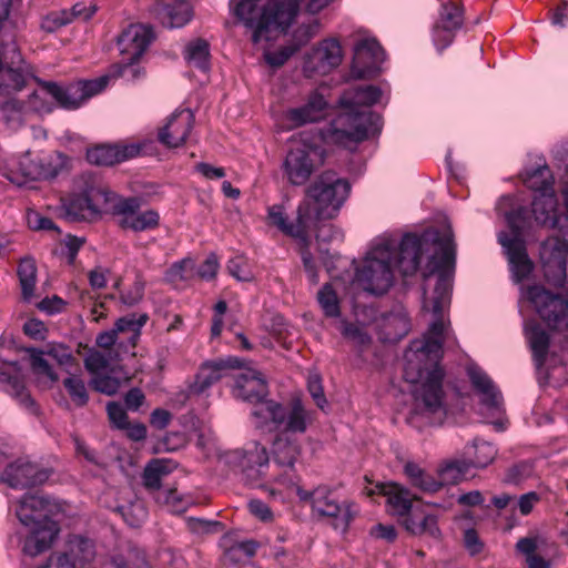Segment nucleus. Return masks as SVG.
Listing matches in <instances>:
<instances>
[{
  "instance_id": "obj_10",
  "label": "nucleus",
  "mask_w": 568,
  "mask_h": 568,
  "mask_svg": "<svg viewBox=\"0 0 568 568\" xmlns=\"http://www.w3.org/2000/svg\"><path fill=\"white\" fill-rule=\"evenodd\" d=\"M523 209L508 213L507 222L510 227V232H501L498 235V241L507 255L510 271L515 282L517 283L526 278L534 268V264L527 254L526 243L523 237Z\"/></svg>"
},
{
  "instance_id": "obj_5",
  "label": "nucleus",
  "mask_w": 568,
  "mask_h": 568,
  "mask_svg": "<svg viewBox=\"0 0 568 568\" xmlns=\"http://www.w3.org/2000/svg\"><path fill=\"white\" fill-rule=\"evenodd\" d=\"M80 193L62 202L63 216L70 222L91 220L102 212H110L114 194L95 176L85 174L78 181Z\"/></svg>"
},
{
  "instance_id": "obj_25",
  "label": "nucleus",
  "mask_w": 568,
  "mask_h": 568,
  "mask_svg": "<svg viewBox=\"0 0 568 568\" xmlns=\"http://www.w3.org/2000/svg\"><path fill=\"white\" fill-rule=\"evenodd\" d=\"M240 366V361L234 357L226 359L205 362L199 368L194 382L190 385V393L200 395L217 383L231 368Z\"/></svg>"
},
{
  "instance_id": "obj_32",
  "label": "nucleus",
  "mask_w": 568,
  "mask_h": 568,
  "mask_svg": "<svg viewBox=\"0 0 568 568\" xmlns=\"http://www.w3.org/2000/svg\"><path fill=\"white\" fill-rule=\"evenodd\" d=\"M326 108V100L321 93L315 91L308 95L305 104L287 110L286 119L295 126L317 122L325 116Z\"/></svg>"
},
{
  "instance_id": "obj_14",
  "label": "nucleus",
  "mask_w": 568,
  "mask_h": 568,
  "mask_svg": "<svg viewBox=\"0 0 568 568\" xmlns=\"http://www.w3.org/2000/svg\"><path fill=\"white\" fill-rule=\"evenodd\" d=\"M109 79L110 75H103L93 80L70 83L65 87L59 85L55 82H42L41 87L61 108L74 110L90 98L102 92L108 85Z\"/></svg>"
},
{
  "instance_id": "obj_40",
  "label": "nucleus",
  "mask_w": 568,
  "mask_h": 568,
  "mask_svg": "<svg viewBox=\"0 0 568 568\" xmlns=\"http://www.w3.org/2000/svg\"><path fill=\"white\" fill-rule=\"evenodd\" d=\"M288 433L280 434L273 443V456L277 465L292 468L301 454V447L296 440L287 437Z\"/></svg>"
},
{
  "instance_id": "obj_29",
  "label": "nucleus",
  "mask_w": 568,
  "mask_h": 568,
  "mask_svg": "<svg viewBox=\"0 0 568 568\" xmlns=\"http://www.w3.org/2000/svg\"><path fill=\"white\" fill-rule=\"evenodd\" d=\"M463 24L462 9L453 3H444L442 6L439 18L434 27V38L436 43L443 39L444 43L439 45L442 51L453 41V32L459 29Z\"/></svg>"
},
{
  "instance_id": "obj_59",
  "label": "nucleus",
  "mask_w": 568,
  "mask_h": 568,
  "mask_svg": "<svg viewBox=\"0 0 568 568\" xmlns=\"http://www.w3.org/2000/svg\"><path fill=\"white\" fill-rule=\"evenodd\" d=\"M106 412L110 422L119 429H124L129 426L128 415L124 407L115 402L106 405Z\"/></svg>"
},
{
  "instance_id": "obj_62",
  "label": "nucleus",
  "mask_w": 568,
  "mask_h": 568,
  "mask_svg": "<svg viewBox=\"0 0 568 568\" xmlns=\"http://www.w3.org/2000/svg\"><path fill=\"white\" fill-rule=\"evenodd\" d=\"M28 223L32 230L36 231H55L60 232L57 224L49 217L42 216L37 212L29 213Z\"/></svg>"
},
{
  "instance_id": "obj_28",
  "label": "nucleus",
  "mask_w": 568,
  "mask_h": 568,
  "mask_svg": "<svg viewBox=\"0 0 568 568\" xmlns=\"http://www.w3.org/2000/svg\"><path fill=\"white\" fill-rule=\"evenodd\" d=\"M540 258L546 281L556 287H564L567 274L562 252L552 247L551 242H546L542 245Z\"/></svg>"
},
{
  "instance_id": "obj_26",
  "label": "nucleus",
  "mask_w": 568,
  "mask_h": 568,
  "mask_svg": "<svg viewBox=\"0 0 568 568\" xmlns=\"http://www.w3.org/2000/svg\"><path fill=\"white\" fill-rule=\"evenodd\" d=\"M376 489L386 497L388 513L398 517L400 525L403 524V519L409 517L416 508L413 506L414 497L410 491L398 484H378L376 485Z\"/></svg>"
},
{
  "instance_id": "obj_4",
  "label": "nucleus",
  "mask_w": 568,
  "mask_h": 568,
  "mask_svg": "<svg viewBox=\"0 0 568 568\" xmlns=\"http://www.w3.org/2000/svg\"><path fill=\"white\" fill-rule=\"evenodd\" d=\"M453 240L450 234L440 236L436 230L425 231L420 236L406 234L399 244L394 241H385L381 244H389L393 252V268L398 270L402 276L414 275L420 265L422 256L429 253L439 256L442 244Z\"/></svg>"
},
{
  "instance_id": "obj_17",
  "label": "nucleus",
  "mask_w": 568,
  "mask_h": 568,
  "mask_svg": "<svg viewBox=\"0 0 568 568\" xmlns=\"http://www.w3.org/2000/svg\"><path fill=\"white\" fill-rule=\"evenodd\" d=\"M58 174L59 169L51 160L27 151L18 158L16 168L11 170L9 179L11 182L22 185L29 181L51 180Z\"/></svg>"
},
{
  "instance_id": "obj_47",
  "label": "nucleus",
  "mask_w": 568,
  "mask_h": 568,
  "mask_svg": "<svg viewBox=\"0 0 568 568\" xmlns=\"http://www.w3.org/2000/svg\"><path fill=\"white\" fill-rule=\"evenodd\" d=\"M168 473V465L164 460H152L148 464L143 473L144 486L150 490L160 489L162 477Z\"/></svg>"
},
{
  "instance_id": "obj_31",
  "label": "nucleus",
  "mask_w": 568,
  "mask_h": 568,
  "mask_svg": "<svg viewBox=\"0 0 568 568\" xmlns=\"http://www.w3.org/2000/svg\"><path fill=\"white\" fill-rule=\"evenodd\" d=\"M233 392L235 397L252 404L263 399L268 393L262 374L254 369H248L236 376Z\"/></svg>"
},
{
  "instance_id": "obj_48",
  "label": "nucleus",
  "mask_w": 568,
  "mask_h": 568,
  "mask_svg": "<svg viewBox=\"0 0 568 568\" xmlns=\"http://www.w3.org/2000/svg\"><path fill=\"white\" fill-rule=\"evenodd\" d=\"M118 146L101 145L87 152V160L95 165H113L119 163Z\"/></svg>"
},
{
  "instance_id": "obj_18",
  "label": "nucleus",
  "mask_w": 568,
  "mask_h": 568,
  "mask_svg": "<svg viewBox=\"0 0 568 568\" xmlns=\"http://www.w3.org/2000/svg\"><path fill=\"white\" fill-rule=\"evenodd\" d=\"M30 355V365L32 372L45 384L52 385L59 377L52 369L44 355L50 356L58 362L59 365H69L74 362V357L70 349L62 344H51L45 351L38 348H28Z\"/></svg>"
},
{
  "instance_id": "obj_12",
  "label": "nucleus",
  "mask_w": 568,
  "mask_h": 568,
  "mask_svg": "<svg viewBox=\"0 0 568 568\" xmlns=\"http://www.w3.org/2000/svg\"><path fill=\"white\" fill-rule=\"evenodd\" d=\"M222 460L250 486H257L268 466L266 448L257 442H250L241 449L226 452Z\"/></svg>"
},
{
  "instance_id": "obj_16",
  "label": "nucleus",
  "mask_w": 568,
  "mask_h": 568,
  "mask_svg": "<svg viewBox=\"0 0 568 568\" xmlns=\"http://www.w3.org/2000/svg\"><path fill=\"white\" fill-rule=\"evenodd\" d=\"M30 71L14 40L0 43V89L10 94L22 90Z\"/></svg>"
},
{
  "instance_id": "obj_27",
  "label": "nucleus",
  "mask_w": 568,
  "mask_h": 568,
  "mask_svg": "<svg viewBox=\"0 0 568 568\" xmlns=\"http://www.w3.org/2000/svg\"><path fill=\"white\" fill-rule=\"evenodd\" d=\"M402 526L413 536L429 537L434 540L442 538L438 517L423 507L415 508L409 517L403 519Z\"/></svg>"
},
{
  "instance_id": "obj_53",
  "label": "nucleus",
  "mask_w": 568,
  "mask_h": 568,
  "mask_svg": "<svg viewBox=\"0 0 568 568\" xmlns=\"http://www.w3.org/2000/svg\"><path fill=\"white\" fill-rule=\"evenodd\" d=\"M72 22V14L68 10L53 11L47 14L41 21V29L52 33Z\"/></svg>"
},
{
  "instance_id": "obj_55",
  "label": "nucleus",
  "mask_w": 568,
  "mask_h": 568,
  "mask_svg": "<svg viewBox=\"0 0 568 568\" xmlns=\"http://www.w3.org/2000/svg\"><path fill=\"white\" fill-rule=\"evenodd\" d=\"M187 528L197 535L216 534L223 530V525L216 520L190 517L186 520Z\"/></svg>"
},
{
  "instance_id": "obj_24",
  "label": "nucleus",
  "mask_w": 568,
  "mask_h": 568,
  "mask_svg": "<svg viewBox=\"0 0 568 568\" xmlns=\"http://www.w3.org/2000/svg\"><path fill=\"white\" fill-rule=\"evenodd\" d=\"M151 13L166 28H181L192 18V8L186 0H156Z\"/></svg>"
},
{
  "instance_id": "obj_51",
  "label": "nucleus",
  "mask_w": 568,
  "mask_h": 568,
  "mask_svg": "<svg viewBox=\"0 0 568 568\" xmlns=\"http://www.w3.org/2000/svg\"><path fill=\"white\" fill-rule=\"evenodd\" d=\"M63 385L77 406L82 407L87 405L89 395L82 378L77 375H71L63 381Z\"/></svg>"
},
{
  "instance_id": "obj_39",
  "label": "nucleus",
  "mask_w": 568,
  "mask_h": 568,
  "mask_svg": "<svg viewBox=\"0 0 568 568\" xmlns=\"http://www.w3.org/2000/svg\"><path fill=\"white\" fill-rule=\"evenodd\" d=\"M314 58L317 61V69L323 73L337 68L343 59L339 42L335 39L324 40L315 50Z\"/></svg>"
},
{
  "instance_id": "obj_1",
  "label": "nucleus",
  "mask_w": 568,
  "mask_h": 568,
  "mask_svg": "<svg viewBox=\"0 0 568 568\" xmlns=\"http://www.w3.org/2000/svg\"><path fill=\"white\" fill-rule=\"evenodd\" d=\"M455 267V244L448 240L442 244L439 256L432 255L425 277L437 274L434 288V321L422 339L410 343L405 352L403 376L410 384L420 383L413 392L415 407L407 416V423L418 429L425 425L440 423L446 415L443 405L444 372L439 366L445 334L444 311L449 306Z\"/></svg>"
},
{
  "instance_id": "obj_63",
  "label": "nucleus",
  "mask_w": 568,
  "mask_h": 568,
  "mask_svg": "<svg viewBox=\"0 0 568 568\" xmlns=\"http://www.w3.org/2000/svg\"><path fill=\"white\" fill-rule=\"evenodd\" d=\"M540 542H541V539L538 536L524 537V538L518 539L515 548L519 554L526 556V560H527L528 558L536 555L535 552Z\"/></svg>"
},
{
  "instance_id": "obj_35",
  "label": "nucleus",
  "mask_w": 568,
  "mask_h": 568,
  "mask_svg": "<svg viewBox=\"0 0 568 568\" xmlns=\"http://www.w3.org/2000/svg\"><path fill=\"white\" fill-rule=\"evenodd\" d=\"M557 204L554 192L538 193L531 204V211L536 222L541 225L556 227L559 223Z\"/></svg>"
},
{
  "instance_id": "obj_43",
  "label": "nucleus",
  "mask_w": 568,
  "mask_h": 568,
  "mask_svg": "<svg viewBox=\"0 0 568 568\" xmlns=\"http://www.w3.org/2000/svg\"><path fill=\"white\" fill-rule=\"evenodd\" d=\"M465 454L474 458H467L471 467L485 468L487 467L497 455V449L491 443L475 439L471 446H467Z\"/></svg>"
},
{
  "instance_id": "obj_57",
  "label": "nucleus",
  "mask_w": 568,
  "mask_h": 568,
  "mask_svg": "<svg viewBox=\"0 0 568 568\" xmlns=\"http://www.w3.org/2000/svg\"><path fill=\"white\" fill-rule=\"evenodd\" d=\"M315 230L316 239L323 242H329L333 240H342L343 233L341 230L335 227L331 223H326L325 221H316L310 229Z\"/></svg>"
},
{
  "instance_id": "obj_58",
  "label": "nucleus",
  "mask_w": 568,
  "mask_h": 568,
  "mask_svg": "<svg viewBox=\"0 0 568 568\" xmlns=\"http://www.w3.org/2000/svg\"><path fill=\"white\" fill-rule=\"evenodd\" d=\"M307 388L316 406L324 410L327 406V400L324 395L321 377L318 375H311L307 381Z\"/></svg>"
},
{
  "instance_id": "obj_15",
  "label": "nucleus",
  "mask_w": 568,
  "mask_h": 568,
  "mask_svg": "<svg viewBox=\"0 0 568 568\" xmlns=\"http://www.w3.org/2000/svg\"><path fill=\"white\" fill-rule=\"evenodd\" d=\"M140 197H122L114 194L110 213L118 217V224L123 230L144 232L159 226L160 215L154 210L141 211Z\"/></svg>"
},
{
  "instance_id": "obj_64",
  "label": "nucleus",
  "mask_w": 568,
  "mask_h": 568,
  "mask_svg": "<svg viewBox=\"0 0 568 568\" xmlns=\"http://www.w3.org/2000/svg\"><path fill=\"white\" fill-rule=\"evenodd\" d=\"M464 545L470 556H476L484 549V544L480 540L478 532L473 528L465 530Z\"/></svg>"
},
{
  "instance_id": "obj_61",
  "label": "nucleus",
  "mask_w": 568,
  "mask_h": 568,
  "mask_svg": "<svg viewBox=\"0 0 568 568\" xmlns=\"http://www.w3.org/2000/svg\"><path fill=\"white\" fill-rule=\"evenodd\" d=\"M144 295V283L136 280L128 291L121 294V301L128 306H134L140 303Z\"/></svg>"
},
{
  "instance_id": "obj_44",
  "label": "nucleus",
  "mask_w": 568,
  "mask_h": 568,
  "mask_svg": "<svg viewBox=\"0 0 568 568\" xmlns=\"http://www.w3.org/2000/svg\"><path fill=\"white\" fill-rule=\"evenodd\" d=\"M471 468L467 458H455L446 460L438 469L439 478L444 484H456L463 479Z\"/></svg>"
},
{
  "instance_id": "obj_8",
  "label": "nucleus",
  "mask_w": 568,
  "mask_h": 568,
  "mask_svg": "<svg viewBox=\"0 0 568 568\" xmlns=\"http://www.w3.org/2000/svg\"><path fill=\"white\" fill-rule=\"evenodd\" d=\"M393 252L389 244H377L356 270V282L364 291L381 295L394 283Z\"/></svg>"
},
{
  "instance_id": "obj_45",
  "label": "nucleus",
  "mask_w": 568,
  "mask_h": 568,
  "mask_svg": "<svg viewBox=\"0 0 568 568\" xmlns=\"http://www.w3.org/2000/svg\"><path fill=\"white\" fill-rule=\"evenodd\" d=\"M312 37L311 28L307 27L304 30V39L300 40L297 43H292L290 45L283 47L277 51H265L264 59L265 62L272 68H281L285 64V62L300 50L302 45H304L310 38Z\"/></svg>"
},
{
  "instance_id": "obj_33",
  "label": "nucleus",
  "mask_w": 568,
  "mask_h": 568,
  "mask_svg": "<svg viewBox=\"0 0 568 568\" xmlns=\"http://www.w3.org/2000/svg\"><path fill=\"white\" fill-rule=\"evenodd\" d=\"M7 365L8 368L0 372V383L4 385L6 392L17 398L21 405L34 410V402L26 389L19 364L11 362Z\"/></svg>"
},
{
  "instance_id": "obj_6",
  "label": "nucleus",
  "mask_w": 568,
  "mask_h": 568,
  "mask_svg": "<svg viewBox=\"0 0 568 568\" xmlns=\"http://www.w3.org/2000/svg\"><path fill=\"white\" fill-rule=\"evenodd\" d=\"M382 129L381 116L371 111H351L339 113L323 131L327 143L348 146L359 143L369 135L377 134Z\"/></svg>"
},
{
  "instance_id": "obj_13",
  "label": "nucleus",
  "mask_w": 568,
  "mask_h": 568,
  "mask_svg": "<svg viewBox=\"0 0 568 568\" xmlns=\"http://www.w3.org/2000/svg\"><path fill=\"white\" fill-rule=\"evenodd\" d=\"M525 296L549 328L559 332L568 331L567 296L554 294L540 285L529 286Z\"/></svg>"
},
{
  "instance_id": "obj_19",
  "label": "nucleus",
  "mask_w": 568,
  "mask_h": 568,
  "mask_svg": "<svg viewBox=\"0 0 568 568\" xmlns=\"http://www.w3.org/2000/svg\"><path fill=\"white\" fill-rule=\"evenodd\" d=\"M318 165L317 151L312 148L292 149L283 163V171L292 185H304Z\"/></svg>"
},
{
  "instance_id": "obj_7",
  "label": "nucleus",
  "mask_w": 568,
  "mask_h": 568,
  "mask_svg": "<svg viewBox=\"0 0 568 568\" xmlns=\"http://www.w3.org/2000/svg\"><path fill=\"white\" fill-rule=\"evenodd\" d=\"M251 414L256 427L263 428L271 423L285 433L303 434L312 423L311 412L300 399H293L290 407L284 408L281 404L264 397L253 403Z\"/></svg>"
},
{
  "instance_id": "obj_46",
  "label": "nucleus",
  "mask_w": 568,
  "mask_h": 568,
  "mask_svg": "<svg viewBox=\"0 0 568 568\" xmlns=\"http://www.w3.org/2000/svg\"><path fill=\"white\" fill-rule=\"evenodd\" d=\"M148 314L143 313L140 315L130 314L123 317H120L114 325V329L118 333L128 332L131 335L129 336V342L132 346L136 345V341L140 336L141 327L148 322Z\"/></svg>"
},
{
  "instance_id": "obj_23",
  "label": "nucleus",
  "mask_w": 568,
  "mask_h": 568,
  "mask_svg": "<svg viewBox=\"0 0 568 568\" xmlns=\"http://www.w3.org/2000/svg\"><path fill=\"white\" fill-rule=\"evenodd\" d=\"M3 476L11 487L28 488L45 483L50 473L38 464L18 460L4 469Z\"/></svg>"
},
{
  "instance_id": "obj_34",
  "label": "nucleus",
  "mask_w": 568,
  "mask_h": 568,
  "mask_svg": "<svg viewBox=\"0 0 568 568\" xmlns=\"http://www.w3.org/2000/svg\"><path fill=\"white\" fill-rule=\"evenodd\" d=\"M467 371L473 386L481 395V403L488 408L498 409L503 403V396L489 376L476 366H469Z\"/></svg>"
},
{
  "instance_id": "obj_11",
  "label": "nucleus",
  "mask_w": 568,
  "mask_h": 568,
  "mask_svg": "<svg viewBox=\"0 0 568 568\" xmlns=\"http://www.w3.org/2000/svg\"><path fill=\"white\" fill-rule=\"evenodd\" d=\"M296 494L302 501L310 503L313 511L318 516L332 518L334 528L342 532L348 529L356 515L353 504L338 503L333 491L326 486H318L312 491L296 487Z\"/></svg>"
},
{
  "instance_id": "obj_2",
  "label": "nucleus",
  "mask_w": 568,
  "mask_h": 568,
  "mask_svg": "<svg viewBox=\"0 0 568 568\" xmlns=\"http://www.w3.org/2000/svg\"><path fill=\"white\" fill-rule=\"evenodd\" d=\"M59 505L42 494H26L18 503L16 514L28 528L22 551L36 557L49 549L59 534V525L51 517Z\"/></svg>"
},
{
  "instance_id": "obj_49",
  "label": "nucleus",
  "mask_w": 568,
  "mask_h": 568,
  "mask_svg": "<svg viewBox=\"0 0 568 568\" xmlns=\"http://www.w3.org/2000/svg\"><path fill=\"white\" fill-rule=\"evenodd\" d=\"M317 301L324 314L328 317H338L339 301L336 292L329 284H325L317 293Z\"/></svg>"
},
{
  "instance_id": "obj_3",
  "label": "nucleus",
  "mask_w": 568,
  "mask_h": 568,
  "mask_svg": "<svg viewBox=\"0 0 568 568\" xmlns=\"http://www.w3.org/2000/svg\"><path fill=\"white\" fill-rule=\"evenodd\" d=\"M349 192L351 184L346 179L339 178L334 171L321 173L305 190L302 202L310 205L312 224L335 217Z\"/></svg>"
},
{
  "instance_id": "obj_30",
  "label": "nucleus",
  "mask_w": 568,
  "mask_h": 568,
  "mask_svg": "<svg viewBox=\"0 0 568 568\" xmlns=\"http://www.w3.org/2000/svg\"><path fill=\"white\" fill-rule=\"evenodd\" d=\"M378 327L384 342H398L410 331V321L406 310L403 306H396L389 313L384 314Z\"/></svg>"
},
{
  "instance_id": "obj_9",
  "label": "nucleus",
  "mask_w": 568,
  "mask_h": 568,
  "mask_svg": "<svg viewBox=\"0 0 568 568\" xmlns=\"http://www.w3.org/2000/svg\"><path fill=\"white\" fill-rule=\"evenodd\" d=\"M154 38L153 30L144 24H131L118 38L122 62L112 67V77L129 80L139 78L141 69L135 64Z\"/></svg>"
},
{
  "instance_id": "obj_50",
  "label": "nucleus",
  "mask_w": 568,
  "mask_h": 568,
  "mask_svg": "<svg viewBox=\"0 0 568 568\" xmlns=\"http://www.w3.org/2000/svg\"><path fill=\"white\" fill-rule=\"evenodd\" d=\"M528 186L539 193L552 192V178L547 165H542L528 174L526 180Z\"/></svg>"
},
{
  "instance_id": "obj_36",
  "label": "nucleus",
  "mask_w": 568,
  "mask_h": 568,
  "mask_svg": "<svg viewBox=\"0 0 568 568\" xmlns=\"http://www.w3.org/2000/svg\"><path fill=\"white\" fill-rule=\"evenodd\" d=\"M525 335L532 352V358L538 368H540L547 358L549 349V336L540 327V325L534 321H529L525 324Z\"/></svg>"
},
{
  "instance_id": "obj_21",
  "label": "nucleus",
  "mask_w": 568,
  "mask_h": 568,
  "mask_svg": "<svg viewBox=\"0 0 568 568\" xmlns=\"http://www.w3.org/2000/svg\"><path fill=\"white\" fill-rule=\"evenodd\" d=\"M267 220L271 225L276 226L281 232L286 235L306 240L311 226V211L308 204L300 203L297 207L296 223L287 222V216L283 206L273 205L268 207Z\"/></svg>"
},
{
  "instance_id": "obj_20",
  "label": "nucleus",
  "mask_w": 568,
  "mask_h": 568,
  "mask_svg": "<svg viewBox=\"0 0 568 568\" xmlns=\"http://www.w3.org/2000/svg\"><path fill=\"white\" fill-rule=\"evenodd\" d=\"M384 61V51L372 38L361 39L354 47L352 74L357 79L371 77Z\"/></svg>"
},
{
  "instance_id": "obj_56",
  "label": "nucleus",
  "mask_w": 568,
  "mask_h": 568,
  "mask_svg": "<svg viewBox=\"0 0 568 568\" xmlns=\"http://www.w3.org/2000/svg\"><path fill=\"white\" fill-rule=\"evenodd\" d=\"M92 387L102 394L114 395L120 388V381L109 375H95L91 381Z\"/></svg>"
},
{
  "instance_id": "obj_42",
  "label": "nucleus",
  "mask_w": 568,
  "mask_h": 568,
  "mask_svg": "<svg viewBox=\"0 0 568 568\" xmlns=\"http://www.w3.org/2000/svg\"><path fill=\"white\" fill-rule=\"evenodd\" d=\"M184 59L189 65L201 71H207L210 68V45L203 39H196L189 42L184 49Z\"/></svg>"
},
{
  "instance_id": "obj_37",
  "label": "nucleus",
  "mask_w": 568,
  "mask_h": 568,
  "mask_svg": "<svg viewBox=\"0 0 568 568\" xmlns=\"http://www.w3.org/2000/svg\"><path fill=\"white\" fill-rule=\"evenodd\" d=\"M62 554H68V558L74 562L75 568H81L95 558V545L84 536L72 535L67 541V550Z\"/></svg>"
},
{
  "instance_id": "obj_60",
  "label": "nucleus",
  "mask_w": 568,
  "mask_h": 568,
  "mask_svg": "<svg viewBox=\"0 0 568 568\" xmlns=\"http://www.w3.org/2000/svg\"><path fill=\"white\" fill-rule=\"evenodd\" d=\"M229 273L239 281H250L252 273L242 257H234L227 263Z\"/></svg>"
},
{
  "instance_id": "obj_41",
  "label": "nucleus",
  "mask_w": 568,
  "mask_h": 568,
  "mask_svg": "<svg viewBox=\"0 0 568 568\" xmlns=\"http://www.w3.org/2000/svg\"><path fill=\"white\" fill-rule=\"evenodd\" d=\"M17 273L22 298L28 302L34 296L37 284V266L34 260L29 256L21 258Z\"/></svg>"
},
{
  "instance_id": "obj_54",
  "label": "nucleus",
  "mask_w": 568,
  "mask_h": 568,
  "mask_svg": "<svg viewBox=\"0 0 568 568\" xmlns=\"http://www.w3.org/2000/svg\"><path fill=\"white\" fill-rule=\"evenodd\" d=\"M342 335L359 346H366L371 343L369 335L358 325L342 321L339 324Z\"/></svg>"
},
{
  "instance_id": "obj_38",
  "label": "nucleus",
  "mask_w": 568,
  "mask_h": 568,
  "mask_svg": "<svg viewBox=\"0 0 568 568\" xmlns=\"http://www.w3.org/2000/svg\"><path fill=\"white\" fill-rule=\"evenodd\" d=\"M381 95V89L375 85H359L345 91L341 102L351 111H359V106H371L376 103Z\"/></svg>"
},
{
  "instance_id": "obj_52",
  "label": "nucleus",
  "mask_w": 568,
  "mask_h": 568,
  "mask_svg": "<svg viewBox=\"0 0 568 568\" xmlns=\"http://www.w3.org/2000/svg\"><path fill=\"white\" fill-rule=\"evenodd\" d=\"M114 568H150L145 555L138 549H130L125 556H115L112 558Z\"/></svg>"
},
{
  "instance_id": "obj_22",
  "label": "nucleus",
  "mask_w": 568,
  "mask_h": 568,
  "mask_svg": "<svg viewBox=\"0 0 568 568\" xmlns=\"http://www.w3.org/2000/svg\"><path fill=\"white\" fill-rule=\"evenodd\" d=\"M193 123L194 115L191 110L175 111L160 129L158 139L170 149L179 148L186 142Z\"/></svg>"
}]
</instances>
